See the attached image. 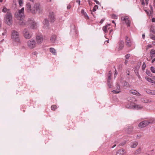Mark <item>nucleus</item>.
I'll return each instance as SVG.
<instances>
[{
  "instance_id": "f257e3e1",
  "label": "nucleus",
  "mask_w": 155,
  "mask_h": 155,
  "mask_svg": "<svg viewBox=\"0 0 155 155\" xmlns=\"http://www.w3.org/2000/svg\"><path fill=\"white\" fill-rule=\"evenodd\" d=\"M24 11V8L23 7L21 9L19 10L18 12H16L15 13V17L18 20H19L18 22V24L21 26L27 25L28 27L31 29H35L36 28V23L33 18H29L26 22L25 21L22 20V18H24L25 17Z\"/></svg>"
},
{
  "instance_id": "f03ea898",
  "label": "nucleus",
  "mask_w": 155,
  "mask_h": 155,
  "mask_svg": "<svg viewBox=\"0 0 155 155\" xmlns=\"http://www.w3.org/2000/svg\"><path fill=\"white\" fill-rule=\"evenodd\" d=\"M39 8V6L38 5L36 4L32 9H31V6L30 3H28L26 5V9H27L28 12H31L32 13H35Z\"/></svg>"
},
{
  "instance_id": "7ed1b4c3",
  "label": "nucleus",
  "mask_w": 155,
  "mask_h": 155,
  "mask_svg": "<svg viewBox=\"0 0 155 155\" xmlns=\"http://www.w3.org/2000/svg\"><path fill=\"white\" fill-rule=\"evenodd\" d=\"M5 19L6 23L10 25L12 23V13L10 12H8L5 17Z\"/></svg>"
},
{
  "instance_id": "20e7f679",
  "label": "nucleus",
  "mask_w": 155,
  "mask_h": 155,
  "mask_svg": "<svg viewBox=\"0 0 155 155\" xmlns=\"http://www.w3.org/2000/svg\"><path fill=\"white\" fill-rule=\"evenodd\" d=\"M12 38L16 42L19 43H21L18 33L15 30H13L12 31Z\"/></svg>"
},
{
  "instance_id": "39448f33",
  "label": "nucleus",
  "mask_w": 155,
  "mask_h": 155,
  "mask_svg": "<svg viewBox=\"0 0 155 155\" xmlns=\"http://www.w3.org/2000/svg\"><path fill=\"white\" fill-rule=\"evenodd\" d=\"M37 42L36 41L33 39L28 40L27 42V46L30 49L35 48Z\"/></svg>"
},
{
  "instance_id": "423d86ee",
  "label": "nucleus",
  "mask_w": 155,
  "mask_h": 155,
  "mask_svg": "<svg viewBox=\"0 0 155 155\" xmlns=\"http://www.w3.org/2000/svg\"><path fill=\"white\" fill-rule=\"evenodd\" d=\"M23 33L25 38L27 39H29L32 37V35L30 34L28 30L26 29H25Z\"/></svg>"
},
{
  "instance_id": "0eeeda50",
  "label": "nucleus",
  "mask_w": 155,
  "mask_h": 155,
  "mask_svg": "<svg viewBox=\"0 0 155 155\" xmlns=\"http://www.w3.org/2000/svg\"><path fill=\"white\" fill-rule=\"evenodd\" d=\"M131 106H130L129 105H127L126 106V107L128 109L131 108H135L137 109H141L143 108V107L140 105H132Z\"/></svg>"
},
{
  "instance_id": "6e6552de",
  "label": "nucleus",
  "mask_w": 155,
  "mask_h": 155,
  "mask_svg": "<svg viewBox=\"0 0 155 155\" xmlns=\"http://www.w3.org/2000/svg\"><path fill=\"white\" fill-rule=\"evenodd\" d=\"M48 19L50 22H54L55 20V15L53 12H50L48 15Z\"/></svg>"
},
{
  "instance_id": "1a4fd4ad",
  "label": "nucleus",
  "mask_w": 155,
  "mask_h": 155,
  "mask_svg": "<svg viewBox=\"0 0 155 155\" xmlns=\"http://www.w3.org/2000/svg\"><path fill=\"white\" fill-rule=\"evenodd\" d=\"M150 123L147 120H144L140 122L138 125V127L140 128L144 127L147 126Z\"/></svg>"
},
{
  "instance_id": "9d476101",
  "label": "nucleus",
  "mask_w": 155,
  "mask_h": 155,
  "mask_svg": "<svg viewBox=\"0 0 155 155\" xmlns=\"http://www.w3.org/2000/svg\"><path fill=\"white\" fill-rule=\"evenodd\" d=\"M121 20L122 21H124L128 27L130 26V21L127 17H122L121 18Z\"/></svg>"
},
{
  "instance_id": "9b49d317",
  "label": "nucleus",
  "mask_w": 155,
  "mask_h": 155,
  "mask_svg": "<svg viewBox=\"0 0 155 155\" xmlns=\"http://www.w3.org/2000/svg\"><path fill=\"white\" fill-rule=\"evenodd\" d=\"M125 43L126 46L128 47H130L132 45V41L130 38L128 36H126Z\"/></svg>"
},
{
  "instance_id": "f8f14e48",
  "label": "nucleus",
  "mask_w": 155,
  "mask_h": 155,
  "mask_svg": "<svg viewBox=\"0 0 155 155\" xmlns=\"http://www.w3.org/2000/svg\"><path fill=\"white\" fill-rule=\"evenodd\" d=\"M116 90H114L112 91V92L114 94H118L120 92V87L118 84H117L115 88Z\"/></svg>"
},
{
  "instance_id": "ddd939ff",
  "label": "nucleus",
  "mask_w": 155,
  "mask_h": 155,
  "mask_svg": "<svg viewBox=\"0 0 155 155\" xmlns=\"http://www.w3.org/2000/svg\"><path fill=\"white\" fill-rule=\"evenodd\" d=\"M125 151L123 149H120L118 150L117 152L116 155H124Z\"/></svg>"
},
{
  "instance_id": "4468645a",
  "label": "nucleus",
  "mask_w": 155,
  "mask_h": 155,
  "mask_svg": "<svg viewBox=\"0 0 155 155\" xmlns=\"http://www.w3.org/2000/svg\"><path fill=\"white\" fill-rule=\"evenodd\" d=\"M119 47L118 48V51L122 50L124 46V42L123 40H120L119 44Z\"/></svg>"
},
{
  "instance_id": "2eb2a0df",
  "label": "nucleus",
  "mask_w": 155,
  "mask_h": 155,
  "mask_svg": "<svg viewBox=\"0 0 155 155\" xmlns=\"http://www.w3.org/2000/svg\"><path fill=\"white\" fill-rule=\"evenodd\" d=\"M129 92L130 93L132 94H133L136 95L138 96H141V94L137 91L135 90H130V91Z\"/></svg>"
},
{
  "instance_id": "dca6fc26",
  "label": "nucleus",
  "mask_w": 155,
  "mask_h": 155,
  "mask_svg": "<svg viewBox=\"0 0 155 155\" xmlns=\"http://www.w3.org/2000/svg\"><path fill=\"white\" fill-rule=\"evenodd\" d=\"M138 145V143L137 141L132 142L130 143V147L132 148H135Z\"/></svg>"
},
{
  "instance_id": "f3484780",
  "label": "nucleus",
  "mask_w": 155,
  "mask_h": 155,
  "mask_svg": "<svg viewBox=\"0 0 155 155\" xmlns=\"http://www.w3.org/2000/svg\"><path fill=\"white\" fill-rule=\"evenodd\" d=\"M43 24L45 28H48L49 25V23L48 22V21L47 19H45L44 21L43 22Z\"/></svg>"
},
{
  "instance_id": "a211bd4d",
  "label": "nucleus",
  "mask_w": 155,
  "mask_h": 155,
  "mask_svg": "<svg viewBox=\"0 0 155 155\" xmlns=\"http://www.w3.org/2000/svg\"><path fill=\"white\" fill-rule=\"evenodd\" d=\"M133 128V127H128L126 130V131L127 134H130L132 132Z\"/></svg>"
},
{
  "instance_id": "6ab92c4d",
  "label": "nucleus",
  "mask_w": 155,
  "mask_h": 155,
  "mask_svg": "<svg viewBox=\"0 0 155 155\" xmlns=\"http://www.w3.org/2000/svg\"><path fill=\"white\" fill-rule=\"evenodd\" d=\"M110 26V24H108L106 26H104L103 27V31L105 33L107 32V29H109L110 28H108V27Z\"/></svg>"
},
{
  "instance_id": "aec40b11",
  "label": "nucleus",
  "mask_w": 155,
  "mask_h": 155,
  "mask_svg": "<svg viewBox=\"0 0 155 155\" xmlns=\"http://www.w3.org/2000/svg\"><path fill=\"white\" fill-rule=\"evenodd\" d=\"M150 56L152 58L154 57V55L155 54V50L153 49H152L151 50L150 52Z\"/></svg>"
},
{
  "instance_id": "412c9836",
  "label": "nucleus",
  "mask_w": 155,
  "mask_h": 155,
  "mask_svg": "<svg viewBox=\"0 0 155 155\" xmlns=\"http://www.w3.org/2000/svg\"><path fill=\"white\" fill-rule=\"evenodd\" d=\"M145 79L148 81L150 82L151 83L155 84V81L152 80L151 78H149L148 77H145Z\"/></svg>"
},
{
  "instance_id": "4be33fe9",
  "label": "nucleus",
  "mask_w": 155,
  "mask_h": 155,
  "mask_svg": "<svg viewBox=\"0 0 155 155\" xmlns=\"http://www.w3.org/2000/svg\"><path fill=\"white\" fill-rule=\"evenodd\" d=\"M50 51L54 55H55L56 54V51L55 49L53 48H50Z\"/></svg>"
},
{
  "instance_id": "5701e85b",
  "label": "nucleus",
  "mask_w": 155,
  "mask_h": 155,
  "mask_svg": "<svg viewBox=\"0 0 155 155\" xmlns=\"http://www.w3.org/2000/svg\"><path fill=\"white\" fill-rule=\"evenodd\" d=\"M81 13L84 15L86 19H89V17L88 16L87 14L84 12L83 9H82L81 11Z\"/></svg>"
},
{
  "instance_id": "b1692460",
  "label": "nucleus",
  "mask_w": 155,
  "mask_h": 155,
  "mask_svg": "<svg viewBox=\"0 0 155 155\" xmlns=\"http://www.w3.org/2000/svg\"><path fill=\"white\" fill-rule=\"evenodd\" d=\"M147 93L152 95H155V91H153L150 90H147Z\"/></svg>"
},
{
  "instance_id": "393cba45",
  "label": "nucleus",
  "mask_w": 155,
  "mask_h": 155,
  "mask_svg": "<svg viewBox=\"0 0 155 155\" xmlns=\"http://www.w3.org/2000/svg\"><path fill=\"white\" fill-rule=\"evenodd\" d=\"M56 38V36L53 35L51 36L50 38V40L52 42H54Z\"/></svg>"
},
{
  "instance_id": "a878e982",
  "label": "nucleus",
  "mask_w": 155,
  "mask_h": 155,
  "mask_svg": "<svg viewBox=\"0 0 155 155\" xmlns=\"http://www.w3.org/2000/svg\"><path fill=\"white\" fill-rule=\"evenodd\" d=\"M141 101L142 102L144 103H148L151 102L150 101H149V100L145 98H143L141 99Z\"/></svg>"
},
{
  "instance_id": "bb28decb",
  "label": "nucleus",
  "mask_w": 155,
  "mask_h": 155,
  "mask_svg": "<svg viewBox=\"0 0 155 155\" xmlns=\"http://www.w3.org/2000/svg\"><path fill=\"white\" fill-rule=\"evenodd\" d=\"M44 38V36H43L42 35H39V42H42Z\"/></svg>"
},
{
  "instance_id": "cd10ccee",
  "label": "nucleus",
  "mask_w": 155,
  "mask_h": 155,
  "mask_svg": "<svg viewBox=\"0 0 155 155\" xmlns=\"http://www.w3.org/2000/svg\"><path fill=\"white\" fill-rule=\"evenodd\" d=\"M150 31L152 32L153 34H155V31H154V27L151 26L150 29Z\"/></svg>"
},
{
  "instance_id": "c85d7f7f",
  "label": "nucleus",
  "mask_w": 155,
  "mask_h": 155,
  "mask_svg": "<svg viewBox=\"0 0 155 155\" xmlns=\"http://www.w3.org/2000/svg\"><path fill=\"white\" fill-rule=\"evenodd\" d=\"M141 149L140 148H139L137 150H136L135 152V154H139L141 152Z\"/></svg>"
},
{
  "instance_id": "c756f323",
  "label": "nucleus",
  "mask_w": 155,
  "mask_h": 155,
  "mask_svg": "<svg viewBox=\"0 0 155 155\" xmlns=\"http://www.w3.org/2000/svg\"><path fill=\"white\" fill-rule=\"evenodd\" d=\"M2 12H6L7 13L8 12H10L9 10L8 9L5 7H4L2 10Z\"/></svg>"
},
{
  "instance_id": "7c9ffc66",
  "label": "nucleus",
  "mask_w": 155,
  "mask_h": 155,
  "mask_svg": "<svg viewBox=\"0 0 155 155\" xmlns=\"http://www.w3.org/2000/svg\"><path fill=\"white\" fill-rule=\"evenodd\" d=\"M57 107L55 105H52L51 106V110H55L57 108Z\"/></svg>"
},
{
  "instance_id": "2f4dec72",
  "label": "nucleus",
  "mask_w": 155,
  "mask_h": 155,
  "mask_svg": "<svg viewBox=\"0 0 155 155\" xmlns=\"http://www.w3.org/2000/svg\"><path fill=\"white\" fill-rule=\"evenodd\" d=\"M150 69L152 72L155 73V68L154 67L152 66L150 67Z\"/></svg>"
},
{
  "instance_id": "473e14b6",
  "label": "nucleus",
  "mask_w": 155,
  "mask_h": 155,
  "mask_svg": "<svg viewBox=\"0 0 155 155\" xmlns=\"http://www.w3.org/2000/svg\"><path fill=\"white\" fill-rule=\"evenodd\" d=\"M98 8V5H96L94 6V7L93 9V11L95 12L96 11L97 9Z\"/></svg>"
},
{
  "instance_id": "72a5a7b5",
  "label": "nucleus",
  "mask_w": 155,
  "mask_h": 155,
  "mask_svg": "<svg viewBox=\"0 0 155 155\" xmlns=\"http://www.w3.org/2000/svg\"><path fill=\"white\" fill-rule=\"evenodd\" d=\"M18 1L20 6H21L23 4V0H18Z\"/></svg>"
},
{
  "instance_id": "f704fd0d",
  "label": "nucleus",
  "mask_w": 155,
  "mask_h": 155,
  "mask_svg": "<svg viewBox=\"0 0 155 155\" xmlns=\"http://www.w3.org/2000/svg\"><path fill=\"white\" fill-rule=\"evenodd\" d=\"M150 38L152 40H155V36L153 35L150 34Z\"/></svg>"
},
{
  "instance_id": "c9c22d12",
  "label": "nucleus",
  "mask_w": 155,
  "mask_h": 155,
  "mask_svg": "<svg viewBox=\"0 0 155 155\" xmlns=\"http://www.w3.org/2000/svg\"><path fill=\"white\" fill-rule=\"evenodd\" d=\"M126 142L125 141L123 142L119 145V146L124 145L125 144Z\"/></svg>"
},
{
  "instance_id": "e433bc0d",
  "label": "nucleus",
  "mask_w": 155,
  "mask_h": 155,
  "mask_svg": "<svg viewBox=\"0 0 155 155\" xmlns=\"http://www.w3.org/2000/svg\"><path fill=\"white\" fill-rule=\"evenodd\" d=\"M130 54H126V55H125V58H126V59H128L129 57H130Z\"/></svg>"
},
{
  "instance_id": "4c0bfd02",
  "label": "nucleus",
  "mask_w": 155,
  "mask_h": 155,
  "mask_svg": "<svg viewBox=\"0 0 155 155\" xmlns=\"http://www.w3.org/2000/svg\"><path fill=\"white\" fill-rule=\"evenodd\" d=\"M112 18L114 19H117V16L115 15H112Z\"/></svg>"
},
{
  "instance_id": "58836bf2",
  "label": "nucleus",
  "mask_w": 155,
  "mask_h": 155,
  "mask_svg": "<svg viewBox=\"0 0 155 155\" xmlns=\"http://www.w3.org/2000/svg\"><path fill=\"white\" fill-rule=\"evenodd\" d=\"M152 47V45H148L147 46L146 48V49H147L149 48H151Z\"/></svg>"
},
{
  "instance_id": "ea45409f",
  "label": "nucleus",
  "mask_w": 155,
  "mask_h": 155,
  "mask_svg": "<svg viewBox=\"0 0 155 155\" xmlns=\"http://www.w3.org/2000/svg\"><path fill=\"white\" fill-rule=\"evenodd\" d=\"M118 143V141H116L115 142V143H116V144H115L113 146H112V148H114L116 146V144H117Z\"/></svg>"
},
{
  "instance_id": "a19ab883",
  "label": "nucleus",
  "mask_w": 155,
  "mask_h": 155,
  "mask_svg": "<svg viewBox=\"0 0 155 155\" xmlns=\"http://www.w3.org/2000/svg\"><path fill=\"white\" fill-rule=\"evenodd\" d=\"M71 7V5L70 4H69L67 7V9H70Z\"/></svg>"
},
{
  "instance_id": "79ce46f5",
  "label": "nucleus",
  "mask_w": 155,
  "mask_h": 155,
  "mask_svg": "<svg viewBox=\"0 0 155 155\" xmlns=\"http://www.w3.org/2000/svg\"><path fill=\"white\" fill-rule=\"evenodd\" d=\"M108 85L110 88L111 87L110 86L111 84H110V81H108Z\"/></svg>"
},
{
  "instance_id": "37998d69",
  "label": "nucleus",
  "mask_w": 155,
  "mask_h": 155,
  "mask_svg": "<svg viewBox=\"0 0 155 155\" xmlns=\"http://www.w3.org/2000/svg\"><path fill=\"white\" fill-rule=\"evenodd\" d=\"M38 54V52L36 51H35L32 53V54L33 55H36L37 54Z\"/></svg>"
},
{
  "instance_id": "c03bdc74",
  "label": "nucleus",
  "mask_w": 155,
  "mask_h": 155,
  "mask_svg": "<svg viewBox=\"0 0 155 155\" xmlns=\"http://www.w3.org/2000/svg\"><path fill=\"white\" fill-rule=\"evenodd\" d=\"M111 75H108V81H110L111 79Z\"/></svg>"
},
{
  "instance_id": "a18cd8bd",
  "label": "nucleus",
  "mask_w": 155,
  "mask_h": 155,
  "mask_svg": "<svg viewBox=\"0 0 155 155\" xmlns=\"http://www.w3.org/2000/svg\"><path fill=\"white\" fill-rule=\"evenodd\" d=\"M94 1L98 5L99 4V2L97 0H94Z\"/></svg>"
},
{
  "instance_id": "49530a36",
  "label": "nucleus",
  "mask_w": 155,
  "mask_h": 155,
  "mask_svg": "<svg viewBox=\"0 0 155 155\" xmlns=\"http://www.w3.org/2000/svg\"><path fill=\"white\" fill-rule=\"evenodd\" d=\"M127 105H129L130 106H131L132 105H135V104L133 103H132V102H131V103H130V104H128Z\"/></svg>"
},
{
  "instance_id": "de8ad7c7",
  "label": "nucleus",
  "mask_w": 155,
  "mask_h": 155,
  "mask_svg": "<svg viewBox=\"0 0 155 155\" xmlns=\"http://www.w3.org/2000/svg\"><path fill=\"white\" fill-rule=\"evenodd\" d=\"M76 2L78 3V5H80V0H77L76 1Z\"/></svg>"
},
{
  "instance_id": "09e8293b",
  "label": "nucleus",
  "mask_w": 155,
  "mask_h": 155,
  "mask_svg": "<svg viewBox=\"0 0 155 155\" xmlns=\"http://www.w3.org/2000/svg\"><path fill=\"white\" fill-rule=\"evenodd\" d=\"M152 22H155V18H153L152 19Z\"/></svg>"
},
{
  "instance_id": "8fccbe9b",
  "label": "nucleus",
  "mask_w": 155,
  "mask_h": 155,
  "mask_svg": "<svg viewBox=\"0 0 155 155\" xmlns=\"http://www.w3.org/2000/svg\"><path fill=\"white\" fill-rule=\"evenodd\" d=\"M149 71L148 70L146 71V73L148 75H149V74L150 73Z\"/></svg>"
},
{
  "instance_id": "3c124183",
  "label": "nucleus",
  "mask_w": 155,
  "mask_h": 155,
  "mask_svg": "<svg viewBox=\"0 0 155 155\" xmlns=\"http://www.w3.org/2000/svg\"><path fill=\"white\" fill-rule=\"evenodd\" d=\"M128 62V61L126 60L125 61L124 63L125 64H127Z\"/></svg>"
},
{
  "instance_id": "603ef678",
  "label": "nucleus",
  "mask_w": 155,
  "mask_h": 155,
  "mask_svg": "<svg viewBox=\"0 0 155 155\" xmlns=\"http://www.w3.org/2000/svg\"><path fill=\"white\" fill-rule=\"evenodd\" d=\"M36 40L38 41V40H39V36H37L36 38Z\"/></svg>"
},
{
  "instance_id": "864d4df0",
  "label": "nucleus",
  "mask_w": 155,
  "mask_h": 155,
  "mask_svg": "<svg viewBox=\"0 0 155 155\" xmlns=\"http://www.w3.org/2000/svg\"><path fill=\"white\" fill-rule=\"evenodd\" d=\"M145 35L144 34H143L142 35V37L143 38V39H144V38H145Z\"/></svg>"
},
{
  "instance_id": "5fc2aeb1",
  "label": "nucleus",
  "mask_w": 155,
  "mask_h": 155,
  "mask_svg": "<svg viewBox=\"0 0 155 155\" xmlns=\"http://www.w3.org/2000/svg\"><path fill=\"white\" fill-rule=\"evenodd\" d=\"M111 75V71H110L109 72L108 75Z\"/></svg>"
},
{
  "instance_id": "6e6d98bb",
  "label": "nucleus",
  "mask_w": 155,
  "mask_h": 155,
  "mask_svg": "<svg viewBox=\"0 0 155 155\" xmlns=\"http://www.w3.org/2000/svg\"><path fill=\"white\" fill-rule=\"evenodd\" d=\"M104 21V20H103V19H102V20L101 21H100V23H103V21Z\"/></svg>"
},
{
  "instance_id": "4d7b16f0",
  "label": "nucleus",
  "mask_w": 155,
  "mask_h": 155,
  "mask_svg": "<svg viewBox=\"0 0 155 155\" xmlns=\"http://www.w3.org/2000/svg\"><path fill=\"white\" fill-rule=\"evenodd\" d=\"M155 61V58L153 59V60L152 61V63H153L154 61Z\"/></svg>"
},
{
  "instance_id": "13d9d810",
  "label": "nucleus",
  "mask_w": 155,
  "mask_h": 155,
  "mask_svg": "<svg viewBox=\"0 0 155 155\" xmlns=\"http://www.w3.org/2000/svg\"><path fill=\"white\" fill-rule=\"evenodd\" d=\"M146 67V65L145 64V65H143L142 66V67H143V68H145V67Z\"/></svg>"
},
{
  "instance_id": "bf43d9fd",
  "label": "nucleus",
  "mask_w": 155,
  "mask_h": 155,
  "mask_svg": "<svg viewBox=\"0 0 155 155\" xmlns=\"http://www.w3.org/2000/svg\"><path fill=\"white\" fill-rule=\"evenodd\" d=\"M117 73H116V70H115V74H114V75H117Z\"/></svg>"
},
{
  "instance_id": "052dcab7",
  "label": "nucleus",
  "mask_w": 155,
  "mask_h": 155,
  "mask_svg": "<svg viewBox=\"0 0 155 155\" xmlns=\"http://www.w3.org/2000/svg\"><path fill=\"white\" fill-rule=\"evenodd\" d=\"M152 43L154 45H155V41L153 42Z\"/></svg>"
},
{
  "instance_id": "680f3d73",
  "label": "nucleus",
  "mask_w": 155,
  "mask_h": 155,
  "mask_svg": "<svg viewBox=\"0 0 155 155\" xmlns=\"http://www.w3.org/2000/svg\"><path fill=\"white\" fill-rule=\"evenodd\" d=\"M142 5H144V2L143 1L142 2Z\"/></svg>"
},
{
  "instance_id": "e2e57ef3",
  "label": "nucleus",
  "mask_w": 155,
  "mask_h": 155,
  "mask_svg": "<svg viewBox=\"0 0 155 155\" xmlns=\"http://www.w3.org/2000/svg\"><path fill=\"white\" fill-rule=\"evenodd\" d=\"M106 42H107V43H109V39H108V40H107L106 41Z\"/></svg>"
},
{
  "instance_id": "0e129e2a",
  "label": "nucleus",
  "mask_w": 155,
  "mask_h": 155,
  "mask_svg": "<svg viewBox=\"0 0 155 155\" xmlns=\"http://www.w3.org/2000/svg\"><path fill=\"white\" fill-rule=\"evenodd\" d=\"M112 22L114 24H115V25H116L115 24V23L114 22V21H112Z\"/></svg>"
},
{
  "instance_id": "69168bd1",
  "label": "nucleus",
  "mask_w": 155,
  "mask_h": 155,
  "mask_svg": "<svg viewBox=\"0 0 155 155\" xmlns=\"http://www.w3.org/2000/svg\"><path fill=\"white\" fill-rule=\"evenodd\" d=\"M137 137H138V138H140V136H138V135L137 136Z\"/></svg>"
},
{
  "instance_id": "338daca9",
  "label": "nucleus",
  "mask_w": 155,
  "mask_h": 155,
  "mask_svg": "<svg viewBox=\"0 0 155 155\" xmlns=\"http://www.w3.org/2000/svg\"><path fill=\"white\" fill-rule=\"evenodd\" d=\"M2 34V35H5V34L4 33H3Z\"/></svg>"
},
{
  "instance_id": "774afa93",
  "label": "nucleus",
  "mask_w": 155,
  "mask_h": 155,
  "mask_svg": "<svg viewBox=\"0 0 155 155\" xmlns=\"http://www.w3.org/2000/svg\"><path fill=\"white\" fill-rule=\"evenodd\" d=\"M153 79L155 80V76H154L153 77Z\"/></svg>"
}]
</instances>
